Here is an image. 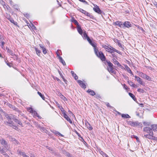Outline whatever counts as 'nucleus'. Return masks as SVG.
<instances>
[{"label": "nucleus", "mask_w": 157, "mask_h": 157, "mask_svg": "<svg viewBox=\"0 0 157 157\" xmlns=\"http://www.w3.org/2000/svg\"><path fill=\"white\" fill-rule=\"evenodd\" d=\"M85 125L86 128L89 130H91L93 129L92 127L90 125L87 121L86 122Z\"/></svg>", "instance_id": "16"}, {"label": "nucleus", "mask_w": 157, "mask_h": 157, "mask_svg": "<svg viewBox=\"0 0 157 157\" xmlns=\"http://www.w3.org/2000/svg\"><path fill=\"white\" fill-rule=\"evenodd\" d=\"M137 91L139 92H140V93H144L145 92L144 90L143 89H140V88L138 89Z\"/></svg>", "instance_id": "41"}, {"label": "nucleus", "mask_w": 157, "mask_h": 157, "mask_svg": "<svg viewBox=\"0 0 157 157\" xmlns=\"http://www.w3.org/2000/svg\"><path fill=\"white\" fill-rule=\"evenodd\" d=\"M56 134L58 135L59 136L63 137L64 136L61 134L59 132L56 131V132L55 133Z\"/></svg>", "instance_id": "42"}, {"label": "nucleus", "mask_w": 157, "mask_h": 157, "mask_svg": "<svg viewBox=\"0 0 157 157\" xmlns=\"http://www.w3.org/2000/svg\"><path fill=\"white\" fill-rule=\"evenodd\" d=\"M78 10L80 12L84 13L85 15L90 17V18H91L93 17V16L89 13L81 8H79V9H78Z\"/></svg>", "instance_id": "5"}, {"label": "nucleus", "mask_w": 157, "mask_h": 157, "mask_svg": "<svg viewBox=\"0 0 157 157\" xmlns=\"http://www.w3.org/2000/svg\"><path fill=\"white\" fill-rule=\"evenodd\" d=\"M115 24L116 25H118L120 27L123 26V24L122 23V22H121L117 21L115 22Z\"/></svg>", "instance_id": "27"}, {"label": "nucleus", "mask_w": 157, "mask_h": 157, "mask_svg": "<svg viewBox=\"0 0 157 157\" xmlns=\"http://www.w3.org/2000/svg\"><path fill=\"white\" fill-rule=\"evenodd\" d=\"M113 63L115 65H117L118 66H121V65H120V63L115 58H113Z\"/></svg>", "instance_id": "20"}, {"label": "nucleus", "mask_w": 157, "mask_h": 157, "mask_svg": "<svg viewBox=\"0 0 157 157\" xmlns=\"http://www.w3.org/2000/svg\"><path fill=\"white\" fill-rule=\"evenodd\" d=\"M6 17L9 20V19H10V18H11L10 17V14H7L6 15Z\"/></svg>", "instance_id": "49"}, {"label": "nucleus", "mask_w": 157, "mask_h": 157, "mask_svg": "<svg viewBox=\"0 0 157 157\" xmlns=\"http://www.w3.org/2000/svg\"><path fill=\"white\" fill-rule=\"evenodd\" d=\"M144 132H147L148 133H152V129L151 128H150L149 127H146L144 128Z\"/></svg>", "instance_id": "11"}, {"label": "nucleus", "mask_w": 157, "mask_h": 157, "mask_svg": "<svg viewBox=\"0 0 157 157\" xmlns=\"http://www.w3.org/2000/svg\"><path fill=\"white\" fill-rule=\"evenodd\" d=\"M87 92L89 93L92 96H94L95 94V92L93 90L90 89H89L87 91Z\"/></svg>", "instance_id": "21"}, {"label": "nucleus", "mask_w": 157, "mask_h": 157, "mask_svg": "<svg viewBox=\"0 0 157 157\" xmlns=\"http://www.w3.org/2000/svg\"><path fill=\"white\" fill-rule=\"evenodd\" d=\"M65 155L67 156V157H75L68 152H66Z\"/></svg>", "instance_id": "38"}, {"label": "nucleus", "mask_w": 157, "mask_h": 157, "mask_svg": "<svg viewBox=\"0 0 157 157\" xmlns=\"http://www.w3.org/2000/svg\"><path fill=\"white\" fill-rule=\"evenodd\" d=\"M71 21L73 22L75 24L77 25V27L79 25V23L74 18H72Z\"/></svg>", "instance_id": "24"}, {"label": "nucleus", "mask_w": 157, "mask_h": 157, "mask_svg": "<svg viewBox=\"0 0 157 157\" xmlns=\"http://www.w3.org/2000/svg\"><path fill=\"white\" fill-rule=\"evenodd\" d=\"M111 48L112 51V53L113 52H116L117 53H119V52H119L118 50H116L114 48L112 47H111Z\"/></svg>", "instance_id": "36"}, {"label": "nucleus", "mask_w": 157, "mask_h": 157, "mask_svg": "<svg viewBox=\"0 0 157 157\" xmlns=\"http://www.w3.org/2000/svg\"><path fill=\"white\" fill-rule=\"evenodd\" d=\"M77 82L80 85H81L83 83L82 81L80 80H78Z\"/></svg>", "instance_id": "51"}, {"label": "nucleus", "mask_w": 157, "mask_h": 157, "mask_svg": "<svg viewBox=\"0 0 157 157\" xmlns=\"http://www.w3.org/2000/svg\"><path fill=\"white\" fill-rule=\"evenodd\" d=\"M103 47L104 48H105V50H106V49H107V47H107L106 45H105L103 46Z\"/></svg>", "instance_id": "60"}, {"label": "nucleus", "mask_w": 157, "mask_h": 157, "mask_svg": "<svg viewBox=\"0 0 157 157\" xmlns=\"http://www.w3.org/2000/svg\"><path fill=\"white\" fill-rule=\"evenodd\" d=\"M5 157H10L8 155L6 152L3 154Z\"/></svg>", "instance_id": "55"}, {"label": "nucleus", "mask_w": 157, "mask_h": 157, "mask_svg": "<svg viewBox=\"0 0 157 157\" xmlns=\"http://www.w3.org/2000/svg\"><path fill=\"white\" fill-rule=\"evenodd\" d=\"M64 118H65L67 121L69 122L71 124H72V121L70 118L67 116V115L66 117H65Z\"/></svg>", "instance_id": "32"}, {"label": "nucleus", "mask_w": 157, "mask_h": 157, "mask_svg": "<svg viewBox=\"0 0 157 157\" xmlns=\"http://www.w3.org/2000/svg\"><path fill=\"white\" fill-rule=\"evenodd\" d=\"M42 50H43V52L44 54H45L47 53V51L45 48H43Z\"/></svg>", "instance_id": "43"}, {"label": "nucleus", "mask_w": 157, "mask_h": 157, "mask_svg": "<svg viewBox=\"0 0 157 157\" xmlns=\"http://www.w3.org/2000/svg\"><path fill=\"white\" fill-rule=\"evenodd\" d=\"M123 26H124L125 27L128 28L131 27L132 26L131 24L128 21L125 22L123 24Z\"/></svg>", "instance_id": "12"}, {"label": "nucleus", "mask_w": 157, "mask_h": 157, "mask_svg": "<svg viewBox=\"0 0 157 157\" xmlns=\"http://www.w3.org/2000/svg\"><path fill=\"white\" fill-rule=\"evenodd\" d=\"M95 6V7L93 8L94 10L96 12L98 13L101 14L102 13V11L100 10L99 7L97 5H96V6Z\"/></svg>", "instance_id": "9"}, {"label": "nucleus", "mask_w": 157, "mask_h": 157, "mask_svg": "<svg viewBox=\"0 0 157 157\" xmlns=\"http://www.w3.org/2000/svg\"><path fill=\"white\" fill-rule=\"evenodd\" d=\"M12 140L13 141H15L16 143H17V144H18V143H17V140L15 139H14V138H13V139H12Z\"/></svg>", "instance_id": "58"}, {"label": "nucleus", "mask_w": 157, "mask_h": 157, "mask_svg": "<svg viewBox=\"0 0 157 157\" xmlns=\"http://www.w3.org/2000/svg\"><path fill=\"white\" fill-rule=\"evenodd\" d=\"M94 51L95 53L97 56H98V49L96 48V46L94 47Z\"/></svg>", "instance_id": "35"}, {"label": "nucleus", "mask_w": 157, "mask_h": 157, "mask_svg": "<svg viewBox=\"0 0 157 157\" xmlns=\"http://www.w3.org/2000/svg\"><path fill=\"white\" fill-rule=\"evenodd\" d=\"M4 38V37H3L2 35H0V39L1 40H2V39Z\"/></svg>", "instance_id": "63"}, {"label": "nucleus", "mask_w": 157, "mask_h": 157, "mask_svg": "<svg viewBox=\"0 0 157 157\" xmlns=\"http://www.w3.org/2000/svg\"><path fill=\"white\" fill-rule=\"evenodd\" d=\"M77 27V29L78 30V33L81 34V35H82L83 33L82 32V30L81 27L79 25Z\"/></svg>", "instance_id": "17"}, {"label": "nucleus", "mask_w": 157, "mask_h": 157, "mask_svg": "<svg viewBox=\"0 0 157 157\" xmlns=\"http://www.w3.org/2000/svg\"><path fill=\"white\" fill-rule=\"evenodd\" d=\"M37 94L39 95L42 98V99L44 100H45V97L44 96L43 94H42L41 93L38 91L37 92Z\"/></svg>", "instance_id": "31"}, {"label": "nucleus", "mask_w": 157, "mask_h": 157, "mask_svg": "<svg viewBox=\"0 0 157 157\" xmlns=\"http://www.w3.org/2000/svg\"><path fill=\"white\" fill-rule=\"evenodd\" d=\"M121 117L124 118H130V117L128 114H122Z\"/></svg>", "instance_id": "26"}, {"label": "nucleus", "mask_w": 157, "mask_h": 157, "mask_svg": "<svg viewBox=\"0 0 157 157\" xmlns=\"http://www.w3.org/2000/svg\"><path fill=\"white\" fill-rule=\"evenodd\" d=\"M59 72L60 75L62 77V78H63V75H62V73L60 72V71H59Z\"/></svg>", "instance_id": "59"}, {"label": "nucleus", "mask_w": 157, "mask_h": 157, "mask_svg": "<svg viewBox=\"0 0 157 157\" xmlns=\"http://www.w3.org/2000/svg\"><path fill=\"white\" fill-rule=\"evenodd\" d=\"M128 83L131 86L133 87H136V85L134 84V83L132 81H128Z\"/></svg>", "instance_id": "25"}, {"label": "nucleus", "mask_w": 157, "mask_h": 157, "mask_svg": "<svg viewBox=\"0 0 157 157\" xmlns=\"http://www.w3.org/2000/svg\"><path fill=\"white\" fill-rule=\"evenodd\" d=\"M129 95L134 100L136 99V98L135 96L132 93H129Z\"/></svg>", "instance_id": "34"}, {"label": "nucleus", "mask_w": 157, "mask_h": 157, "mask_svg": "<svg viewBox=\"0 0 157 157\" xmlns=\"http://www.w3.org/2000/svg\"><path fill=\"white\" fill-rule=\"evenodd\" d=\"M9 106L10 108H12L13 109V110H15L17 112H18L19 113H20L21 112L19 110L17 109V108L15 107L12 104H9Z\"/></svg>", "instance_id": "14"}, {"label": "nucleus", "mask_w": 157, "mask_h": 157, "mask_svg": "<svg viewBox=\"0 0 157 157\" xmlns=\"http://www.w3.org/2000/svg\"><path fill=\"white\" fill-rule=\"evenodd\" d=\"M81 2H83L84 3L86 4H87V2L85 0H79Z\"/></svg>", "instance_id": "50"}, {"label": "nucleus", "mask_w": 157, "mask_h": 157, "mask_svg": "<svg viewBox=\"0 0 157 157\" xmlns=\"http://www.w3.org/2000/svg\"><path fill=\"white\" fill-rule=\"evenodd\" d=\"M128 124L133 127L136 126L142 127V124L140 123L138 121L135 122L133 121H129L128 122Z\"/></svg>", "instance_id": "3"}, {"label": "nucleus", "mask_w": 157, "mask_h": 157, "mask_svg": "<svg viewBox=\"0 0 157 157\" xmlns=\"http://www.w3.org/2000/svg\"><path fill=\"white\" fill-rule=\"evenodd\" d=\"M10 115L11 116V119H12L13 120V118L14 119V116L12 114H10Z\"/></svg>", "instance_id": "57"}, {"label": "nucleus", "mask_w": 157, "mask_h": 157, "mask_svg": "<svg viewBox=\"0 0 157 157\" xmlns=\"http://www.w3.org/2000/svg\"><path fill=\"white\" fill-rule=\"evenodd\" d=\"M32 28L34 29H36V27L34 26V25H33V24H32Z\"/></svg>", "instance_id": "56"}, {"label": "nucleus", "mask_w": 157, "mask_h": 157, "mask_svg": "<svg viewBox=\"0 0 157 157\" xmlns=\"http://www.w3.org/2000/svg\"><path fill=\"white\" fill-rule=\"evenodd\" d=\"M101 152H103V154H102V155L103 156H105V157H108V156L106 154H105V153L104 152L102 151H101Z\"/></svg>", "instance_id": "52"}, {"label": "nucleus", "mask_w": 157, "mask_h": 157, "mask_svg": "<svg viewBox=\"0 0 157 157\" xmlns=\"http://www.w3.org/2000/svg\"><path fill=\"white\" fill-rule=\"evenodd\" d=\"M97 56L102 61H105V60L106 57L102 52L100 51L99 52L98 56Z\"/></svg>", "instance_id": "4"}, {"label": "nucleus", "mask_w": 157, "mask_h": 157, "mask_svg": "<svg viewBox=\"0 0 157 157\" xmlns=\"http://www.w3.org/2000/svg\"><path fill=\"white\" fill-rule=\"evenodd\" d=\"M135 80H136L141 85L144 86L145 84L142 81V79L139 77H138L137 76H135Z\"/></svg>", "instance_id": "8"}, {"label": "nucleus", "mask_w": 157, "mask_h": 157, "mask_svg": "<svg viewBox=\"0 0 157 157\" xmlns=\"http://www.w3.org/2000/svg\"><path fill=\"white\" fill-rule=\"evenodd\" d=\"M82 36L85 39H86L87 40L88 38H90L88 36L86 33L85 31L83 33V34L82 35Z\"/></svg>", "instance_id": "23"}, {"label": "nucleus", "mask_w": 157, "mask_h": 157, "mask_svg": "<svg viewBox=\"0 0 157 157\" xmlns=\"http://www.w3.org/2000/svg\"><path fill=\"white\" fill-rule=\"evenodd\" d=\"M8 20H9L11 23H12L13 24L17 25V22H15V21L12 18H10V19H9Z\"/></svg>", "instance_id": "33"}, {"label": "nucleus", "mask_w": 157, "mask_h": 157, "mask_svg": "<svg viewBox=\"0 0 157 157\" xmlns=\"http://www.w3.org/2000/svg\"><path fill=\"white\" fill-rule=\"evenodd\" d=\"M113 67L112 68H109V69H108L109 71L111 72V73H113Z\"/></svg>", "instance_id": "44"}, {"label": "nucleus", "mask_w": 157, "mask_h": 157, "mask_svg": "<svg viewBox=\"0 0 157 157\" xmlns=\"http://www.w3.org/2000/svg\"><path fill=\"white\" fill-rule=\"evenodd\" d=\"M35 51H36V54L38 56H40V53H41L40 51V50L38 49L37 48H35Z\"/></svg>", "instance_id": "30"}, {"label": "nucleus", "mask_w": 157, "mask_h": 157, "mask_svg": "<svg viewBox=\"0 0 157 157\" xmlns=\"http://www.w3.org/2000/svg\"><path fill=\"white\" fill-rule=\"evenodd\" d=\"M140 76L145 79H146L149 81H150L151 80V78L150 76L147 75L146 74L143 73H140Z\"/></svg>", "instance_id": "6"}, {"label": "nucleus", "mask_w": 157, "mask_h": 157, "mask_svg": "<svg viewBox=\"0 0 157 157\" xmlns=\"http://www.w3.org/2000/svg\"><path fill=\"white\" fill-rule=\"evenodd\" d=\"M57 56H59V59L60 61L63 64V65H64L66 64L65 61L63 59L62 57L59 56V55L57 53Z\"/></svg>", "instance_id": "18"}, {"label": "nucleus", "mask_w": 157, "mask_h": 157, "mask_svg": "<svg viewBox=\"0 0 157 157\" xmlns=\"http://www.w3.org/2000/svg\"><path fill=\"white\" fill-rule=\"evenodd\" d=\"M87 41L93 47H96L94 42L92 41L90 38H88Z\"/></svg>", "instance_id": "13"}, {"label": "nucleus", "mask_w": 157, "mask_h": 157, "mask_svg": "<svg viewBox=\"0 0 157 157\" xmlns=\"http://www.w3.org/2000/svg\"><path fill=\"white\" fill-rule=\"evenodd\" d=\"M106 105L108 107H112L110 105V104H109V103H106Z\"/></svg>", "instance_id": "54"}, {"label": "nucleus", "mask_w": 157, "mask_h": 157, "mask_svg": "<svg viewBox=\"0 0 157 157\" xmlns=\"http://www.w3.org/2000/svg\"><path fill=\"white\" fill-rule=\"evenodd\" d=\"M80 86L81 87H82L83 88H86V85L83 82L82 84L81 85H80Z\"/></svg>", "instance_id": "48"}, {"label": "nucleus", "mask_w": 157, "mask_h": 157, "mask_svg": "<svg viewBox=\"0 0 157 157\" xmlns=\"http://www.w3.org/2000/svg\"><path fill=\"white\" fill-rule=\"evenodd\" d=\"M71 73L72 76L74 78L75 80H77L78 79V76L73 71H71Z\"/></svg>", "instance_id": "22"}, {"label": "nucleus", "mask_w": 157, "mask_h": 157, "mask_svg": "<svg viewBox=\"0 0 157 157\" xmlns=\"http://www.w3.org/2000/svg\"><path fill=\"white\" fill-rule=\"evenodd\" d=\"M106 63H107L108 65L109 68H112L113 67V64L110 62V61H108L107 60L106 61Z\"/></svg>", "instance_id": "28"}, {"label": "nucleus", "mask_w": 157, "mask_h": 157, "mask_svg": "<svg viewBox=\"0 0 157 157\" xmlns=\"http://www.w3.org/2000/svg\"><path fill=\"white\" fill-rule=\"evenodd\" d=\"M13 120L15 122L18 123L20 125L22 124V123L20 120L16 118L15 116H14V119L13 118Z\"/></svg>", "instance_id": "15"}, {"label": "nucleus", "mask_w": 157, "mask_h": 157, "mask_svg": "<svg viewBox=\"0 0 157 157\" xmlns=\"http://www.w3.org/2000/svg\"><path fill=\"white\" fill-rule=\"evenodd\" d=\"M124 88L126 89H127V86L125 85V84H124Z\"/></svg>", "instance_id": "61"}, {"label": "nucleus", "mask_w": 157, "mask_h": 157, "mask_svg": "<svg viewBox=\"0 0 157 157\" xmlns=\"http://www.w3.org/2000/svg\"><path fill=\"white\" fill-rule=\"evenodd\" d=\"M61 111H62V110H61ZM62 113L63 114V116L64 117H66L67 115L65 113V111L64 110H63V111H62Z\"/></svg>", "instance_id": "47"}, {"label": "nucleus", "mask_w": 157, "mask_h": 157, "mask_svg": "<svg viewBox=\"0 0 157 157\" xmlns=\"http://www.w3.org/2000/svg\"><path fill=\"white\" fill-rule=\"evenodd\" d=\"M4 38H3L2 39V40H1V42L2 43V44H1V46L3 48V46L5 44V42L4 41Z\"/></svg>", "instance_id": "37"}, {"label": "nucleus", "mask_w": 157, "mask_h": 157, "mask_svg": "<svg viewBox=\"0 0 157 157\" xmlns=\"http://www.w3.org/2000/svg\"><path fill=\"white\" fill-rule=\"evenodd\" d=\"M143 123L145 126H149L150 124V122L145 121L143 122Z\"/></svg>", "instance_id": "40"}, {"label": "nucleus", "mask_w": 157, "mask_h": 157, "mask_svg": "<svg viewBox=\"0 0 157 157\" xmlns=\"http://www.w3.org/2000/svg\"><path fill=\"white\" fill-rule=\"evenodd\" d=\"M152 130L154 131H157V125L153 124L151 126Z\"/></svg>", "instance_id": "19"}, {"label": "nucleus", "mask_w": 157, "mask_h": 157, "mask_svg": "<svg viewBox=\"0 0 157 157\" xmlns=\"http://www.w3.org/2000/svg\"><path fill=\"white\" fill-rule=\"evenodd\" d=\"M5 116L8 120L6 122V124L11 127H15V128H17L14 125L13 122L11 121V116L10 114L9 115L6 113L5 114Z\"/></svg>", "instance_id": "1"}, {"label": "nucleus", "mask_w": 157, "mask_h": 157, "mask_svg": "<svg viewBox=\"0 0 157 157\" xmlns=\"http://www.w3.org/2000/svg\"><path fill=\"white\" fill-rule=\"evenodd\" d=\"M149 134L144 135V137L150 140H154V137L153 136V132L148 133Z\"/></svg>", "instance_id": "7"}, {"label": "nucleus", "mask_w": 157, "mask_h": 157, "mask_svg": "<svg viewBox=\"0 0 157 157\" xmlns=\"http://www.w3.org/2000/svg\"><path fill=\"white\" fill-rule=\"evenodd\" d=\"M18 153L19 154L21 155H22L23 156V157H25V156L26 155L25 153L21 151H18Z\"/></svg>", "instance_id": "29"}, {"label": "nucleus", "mask_w": 157, "mask_h": 157, "mask_svg": "<svg viewBox=\"0 0 157 157\" xmlns=\"http://www.w3.org/2000/svg\"><path fill=\"white\" fill-rule=\"evenodd\" d=\"M154 5H155L157 8V2L155 1L153 2Z\"/></svg>", "instance_id": "53"}, {"label": "nucleus", "mask_w": 157, "mask_h": 157, "mask_svg": "<svg viewBox=\"0 0 157 157\" xmlns=\"http://www.w3.org/2000/svg\"><path fill=\"white\" fill-rule=\"evenodd\" d=\"M34 114L35 116H37L38 117V113H37L36 112H35V113H34Z\"/></svg>", "instance_id": "64"}, {"label": "nucleus", "mask_w": 157, "mask_h": 157, "mask_svg": "<svg viewBox=\"0 0 157 157\" xmlns=\"http://www.w3.org/2000/svg\"><path fill=\"white\" fill-rule=\"evenodd\" d=\"M61 98H62L63 100L64 101H66L67 100V99L64 96H62V97H61Z\"/></svg>", "instance_id": "45"}, {"label": "nucleus", "mask_w": 157, "mask_h": 157, "mask_svg": "<svg viewBox=\"0 0 157 157\" xmlns=\"http://www.w3.org/2000/svg\"><path fill=\"white\" fill-rule=\"evenodd\" d=\"M128 72L129 73H132V71L129 68H128Z\"/></svg>", "instance_id": "62"}, {"label": "nucleus", "mask_w": 157, "mask_h": 157, "mask_svg": "<svg viewBox=\"0 0 157 157\" xmlns=\"http://www.w3.org/2000/svg\"><path fill=\"white\" fill-rule=\"evenodd\" d=\"M6 49L7 51V52L9 53V54L12 56V57H14V56H15L17 57V56L15 54L13 53V51L12 50L9 49L7 47L6 48Z\"/></svg>", "instance_id": "10"}, {"label": "nucleus", "mask_w": 157, "mask_h": 157, "mask_svg": "<svg viewBox=\"0 0 157 157\" xmlns=\"http://www.w3.org/2000/svg\"><path fill=\"white\" fill-rule=\"evenodd\" d=\"M61 111H62V110H61ZM62 113L63 114V116L64 117H66L67 115L65 113V111L64 110H63V111H62Z\"/></svg>", "instance_id": "46"}, {"label": "nucleus", "mask_w": 157, "mask_h": 157, "mask_svg": "<svg viewBox=\"0 0 157 157\" xmlns=\"http://www.w3.org/2000/svg\"><path fill=\"white\" fill-rule=\"evenodd\" d=\"M106 51L110 53H112V51L111 48H110L109 47H107V48L106 49Z\"/></svg>", "instance_id": "39"}, {"label": "nucleus", "mask_w": 157, "mask_h": 157, "mask_svg": "<svg viewBox=\"0 0 157 157\" xmlns=\"http://www.w3.org/2000/svg\"><path fill=\"white\" fill-rule=\"evenodd\" d=\"M0 143L6 149L7 151H9L10 150V146L7 141L4 139H0Z\"/></svg>", "instance_id": "2"}]
</instances>
